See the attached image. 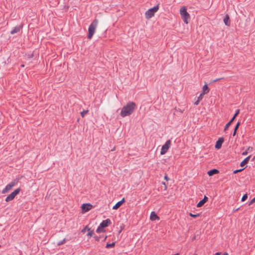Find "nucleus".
Masks as SVG:
<instances>
[{
    "mask_svg": "<svg viewBox=\"0 0 255 255\" xmlns=\"http://www.w3.org/2000/svg\"><path fill=\"white\" fill-rule=\"evenodd\" d=\"M90 230V228L86 226L84 229L81 230L82 233H85L86 231H88Z\"/></svg>",
    "mask_w": 255,
    "mask_h": 255,
    "instance_id": "25",
    "label": "nucleus"
},
{
    "mask_svg": "<svg viewBox=\"0 0 255 255\" xmlns=\"http://www.w3.org/2000/svg\"><path fill=\"white\" fill-rule=\"evenodd\" d=\"M159 9V4L153 7L148 9L145 13V18L150 19L154 16L155 13Z\"/></svg>",
    "mask_w": 255,
    "mask_h": 255,
    "instance_id": "3",
    "label": "nucleus"
},
{
    "mask_svg": "<svg viewBox=\"0 0 255 255\" xmlns=\"http://www.w3.org/2000/svg\"><path fill=\"white\" fill-rule=\"evenodd\" d=\"M115 245V243H113L111 244L108 243L106 245V248H109L113 247H114Z\"/></svg>",
    "mask_w": 255,
    "mask_h": 255,
    "instance_id": "23",
    "label": "nucleus"
},
{
    "mask_svg": "<svg viewBox=\"0 0 255 255\" xmlns=\"http://www.w3.org/2000/svg\"><path fill=\"white\" fill-rule=\"evenodd\" d=\"M189 215H190V216H191L192 217H193V218H196V217H197L199 216V214H192L191 213H189Z\"/></svg>",
    "mask_w": 255,
    "mask_h": 255,
    "instance_id": "27",
    "label": "nucleus"
},
{
    "mask_svg": "<svg viewBox=\"0 0 255 255\" xmlns=\"http://www.w3.org/2000/svg\"><path fill=\"white\" fill-rule=\"evenodd\" d=\"M240 110L239 109H238L236 111V113L235 114V115H234L233 117L230 120V121L225 125V128H224V130H226L229 127V126L231 125V124L233 123V122L234 121V120L235 119L236 117L239 115V114L240 113Z\"/></svg>",
    "mask_w": 255,
    "mask_h": 255,
    "instance_id": "8",
    "label": "nucleus"
},
{
    "mask_svg": "<svg viewBox=\"0 0 255 255\" xmlns=\"http://www.w3.org/2000/svg\"><path fill=\"white\" fill-rule=\"evenodd\" d=\"M247 198H248V194H245L242 198L241 201H242V202L245 201L247 199Z\"/></svg>",
    "mask_w": 255,
    "mask_h": 255,
    "instance_id": "24",
    "label": "nucleus"
},
{
    "mask_svg": "<svg viewBox=\"0 0 255 255\" xmlns=\"http://www.w3.org/2000/svg\"><path fill=\"white\" fill-rule=\"evenodd\" d=\"M219 173V170L216 169H213L210 170H209L208 172V174L209 176H211L214 174H217Z\"/></svg>",
    "mask_w": 255,
    "mask_h": 255,
    "instance_id": "17",
    "label": "nucleus"
},
{
    "mask_svg": "<svg viewBox=\"0 0 255 255\" xmlns=\"http://www.w3.org/2000/svg\"><path fill=\"white\" fill-rule=\"evenodd\" d=\"M248 152H248V151L246 150V151H244V152L242 153V154L243 155H247V154H248Z\"/></svg>",
    "mask_w": 255,
    "mask_h": 255,
    "instance_id": "33",
    "label": "nucleus"
},
{
    "mask_svg": "<svg viewBox=\"0 0 255 255\" xmlns=\"http://www.w3.org/2000/svg\"><path fill=\"white\" fill-rule=\"evenodd\" d=\"M93 234H94V231L91 230V229H90V230L88 231V233L87 235V236H88L90 238L93 236Z\"/></svg>",
    "mask_w": 255,
    "mask_h": 255,
    "instance_id": "21",
    "label": "nucleus"
},
{
    "mask_svg": "<svg viewBox=\"0 0 255 255\" xmlns=\"http://www.w3.org/2000/svg\"><path fill=\"white\" fill-rule=\"evenodd\" d=\"M20 191V189L19 188H17L6 197V198L5 199V201L6 202H9L15 198V197L19 193Z\"/></svg>",
    "mask_w": 255,
    "mask_h": 255,
    "instance_id": "5",
    "label": "nucleus"
},
{
    "mask_svg": "<svg viewBox=\"0 0 255 255\" xmlns=\"http://www.w3.org/2000/svg\"><path fill=\"white\" fill-rule=\"evenodd\" d=\"M223 142L224 138L223 137L219 138L216 142L215 148L218 149H220L221 147Z\"/></svg>",
    "mask_w": 255,
    "mask_h": 255,
    "instance_id": "12",
    "label": "nucleus"
},
{
    "mask_svg": "<svg viewBox=\"0 0 255 255\" xmlns=\"http://www.w3.org/2000/svg\"><path fill=\"white\" fill-rule=\"evenodd\" d=\"M209 91L207 84H205L203 86L202 92L203 94H207Z\"/></svg>",
    "mask_w": 255,
    "mask_h": 255,
    "instance_id": "18",
    "label": "nucleus"
},
{
    "mask_svg": "<svg viewBox=\"0 0 255 255\" xmlns=\"http://www.w3.org/2000/svg\"><path fill=\"white\" fill-rule=\"evenodd\" d=\"M106 238H107V237H104V241L106 239Z\"/></svg>",
    "mask_w": 255,
    "mask_h": 255,
    "instance_id": "43",
    "label": "nucleus"
},
{
    "mask_svg": "<svg viewBox=\"0 0 255 255\" xmlns=\"http://www.w3.org/2000/svg\"><path fill=\"white\" fill-rule=\"evenodd\" d=\"M121 205L122 204H121L120 202L119 201L113 207V209H118Z\"/></svg>",
    "mask_w": 255,
    "mask_h": 255,
    "instance_id": "19",
    "label": "nucleus"
},
{
    "mask_svg": "<svg viewBox=\"0 0 255 255\" xmlns=\"http://www.w3.org/2000/svg\"><path fill=\"white\" fill-rule=\"evenodd\" d=\"M17 183V180H14L10 182L9 184L6 185L5 188L3 189L1 191L2 194L6 193L8 191L10 190L11 188L14 187L15 184Z\"/></svg>",
    "mask_w": 255,
    "mask_h": 255,
    "instance_id": "6",
    "label": "nucleus"
},
{
    "mask_svg": "<svg viewBox=\"0 0 255 255\" xmlns=\"http://www.w3.org/2000/svg\"><path fill=\"white\" fill-rule=\"evenodd\" d=\"M223 78H218V79H216L215 80H213V82H216L217 81H218L219 80H220L221 79H222Z\"/></svg>",
    "mask_w": 255,
    "mask_h": 255,
    "instance_id": "38",
    "label": "nucleus"
},
{
    "mask_svg": "<svg viewBox=\"0 0 255 255\" xmlns=\"http://www.w3.org/2000/svg\"><path fill=\"white\" fill-rule=\"evenodd\" d=\"M208 198L205 196L204 198L200 201L197 205V207H200L203 205V204L207 202Z\"/></svg>",
    "mask_w": 255,
    "mask_h": 255,
    "instance_id": "14",
    "label": "nucleus"
},
{
    "mask_svg": "<svg viewBox=\"0 0 255 255\" xmlns=\"http://www.w3.org/2000/svg\"><path fill=\"white\" fill-rule=\"evenodd\" d=\"M150 219L151 221H155L156 220H159V217L155 213V212H151L150 216Z\"/></svg>",
    "mask_w": 255,
    "mask_h": 255,
    "instance_id": "13",
    "label": "nucleus"
},
{
    "mask_svg": "<svg viewBox=\"0 0 255 255\" xmlns=\"http://www.w3.org/2000/svg\"><path fill=\"white\" fill-rule=\"evenodd\" d=\"M164 178L166 181H168L169 180V178L168 177L167 175L166 174L165 175Z\"/></svg>",
    "mask_w": 255,
    "mask_h": 255,
    "instance_id": "34",
    "label": "nucleus"
},
{
    "mask_svg": "<svg viewBox=\"0 0 255 255\" xmlns=\"http://www.w3.org/2000/svg\"><path fill=\"white\" fill-rule=\"evenodd\" d=\"M205 94H203L202 93H201L200 95L198 96V98H197V100H199V101H201L203 99V96Z\"/></svg>",
    "mask_w": 255,
    "mask_h": 255,
    "instance_id": "26",
    "label": "nucleus"
},
{
    "mask_svg": "<svg viewBox=\"0 0 255 255\" xmlns=\"http://www.w3.org/2000/svg\"><path fill=\"white\" fill-rule=\"evenodd\" d=\"M88 112V110L86 111H83V112H81V115L82 117H84L86 113H87Z\"/></svg>",
    "mask_w": 255,
    "mask_h": 255,
    "instance_id": "30",
    "label": "nucleus"
},
{
    "mask_svg": "<svg viewBox=\"0 0 255 255\" xmlns=\"http://www.w3.org/2000/svg\"><path fill=\"white\" fill-rule=\"evenodd\" d=\"M103 237H102V236H99V237H98V236H94V238L95 239V240H96L97 241L99 242V241H100V239H101L102 238H103Z\"/></svg>",
    "mask_w": 255,
    "mask_h": 255,
    "instance_id": "29",
    "label": "nucleus"
},
{
    "mask_svg": "<svg viewBox=\"0 0 255 255\" xmlns=\"http://www.w3.org/2000/svg\"><path fill=\"white\" fill-rule=\"evenodd\" d=\"M171 144V141L170 140H167L165 144L162 145L161 151H160V154L161 155H164L165 154L167 151H168L170 146Z\"/></svg>",
    "mask_w": 255,
    "mask_h": 255,
    "instance_id": "7",
    "label": "nucleus"
},
{
    "mask_svg": "<svg viewBox=\"0 0 255 255\" xmlns=\"http://www.w3.org/2000/svg\"><path fill=\"white\" fill-rule=\"evenodd\" d=\"M136 108V105L133 102H129L122 109L120 115L124 118L131 115Z\"/></svg>",
    "mask_w": 255,
    "mask_h": 255,
    "instance_id": "1",
    "label": "nucleus"
},
{
    "mask_svg": "<svg viewBox=\"0 0 255 255\" xmlns=\"http://www.w3.org/2000/svg\"><path fill=\"white\" fill-rule=\"evenodd\" d=\"M237 130H236V129H234V131L233 133V136H235L236 134Z\"/></svg>",
    "mask_w": 255,
    "mask_h": 255,
    "instance_id": "39",
    "label": "nucleus"
},
{
    "mask_svg": "<svg viewBox=\"0 0 255 255\" xmlns=\"http://www.w3.org/2000/svg\"><path fill=\"white\" fill-rule=\"evenodd\" d=\"M251 155H249L248 157H247L246 158H245L240 163V166H242V167L245 166L249 162V161L251 158Z\"/></svg>",
    "mask_w": 255,
    "mask_h": 255,
    "instance_id": "16",
    "label": "nucleus"
},
{
    "mask_svg": "<svg viewBox=\"0 0 255 255\" xmlns=\"http://www.w3.org/2000/svg\"><path fill=\"white\" fill-rule=\"evenodd\" d=\"M240 125V122H238L237 123L236 126H235V128H234V129H236V130H238V128H239V127Z\"/></svg>",
    "mask_w": 255,
    "mask_h": 255,
    "instance_id": "31",
    "label": "nucleus"
},
{
    "mask_svg": "<svg viewBox=\"0 0 255 255\" xmlns=\"http://www.w3.org/2000/svg\"><path fill=\"white\" fill-rule=\"evenodd\" d=\"M119 202H120L121 204L122 205L125 202V199L124 198H123L121 201H120Z\"/></svg>",
    "mask_w": 255,
    "mask_h": 255,
    "instance_id": "35",
    "label": "nucleus"
},
{
    "mask_svg": "<svg viewBox=\"0 0 255 255\" xmlns=\"http://www.w3.org/2000/svg\"><path fill=\"white\" fill-rule=\"evenodd\" d=\"M92 207V205L89 203L83 204L81 206L82 211L84 212L89 211Z\"/></svg>",
    "mask_w": 255,
    "mask_h": 255,
    "instance_id": "10",
    "label": "nucleus"
},
{
    "mask_svg": "<svg viewBox=\"0 0 255 255\" xmlns=\"http://www.w3.org/2000/svg\"><path fill=\"white\" fill-rule=\"evenodd\" d=\"M162 184L164 185L165 186V187H166V185L165 182H163Z\"/></svg>",
    "mask_w": 255,
    "mask_h": 255,
    "instance_id": "41",
    "label": "nucleus"
},
{
    "mask_svg": "<svg viewBox=\"0 0 255 255\" xmlns=\"http://www.w3.org/2000/svg\"><path fill=\"white\" fill-rule=\"evenodd\" d=\"M252 149H253V147H249L248 148V149H247V150H248V152H249V151H252Z\"/></svg>",
    "mask_w": 255,
    "mask_h": 255,
    "instance_id": "37",
    "label": "nucleus"
},
{
    "mask_svg": "<svg viewBox=\"0 0 255 255\" xmlns=\"http://www.w3.org/2000/svg\"><path fill=\"white\" fill-rule=\"evenodd\" d=\"M197 255L195 254V255Z\"/></svg>",
    "mask_w": 255,
    "mask_h": 255,
    "instance_id": "44",
    "label": "nucleus"
},
{
    "mask_svg": "<svg viewBox=\"0 0 255 255\" xmlns=\"http://www.w3.org/2000/svg\"><path fill=\"white\" fill-rule=\"evenodd\" d=\"M102 228H103L100 227V225H99L96 230V232L98 233H100L101 232H103V230L102 229Z\"/></svg>",
    "mask_w": 255,
    "mask_h": 255,
    "instance_id": "22",
    "label": "nucleus"
},
{
    "mask_svg": "<svg viewBox=\"0 0 255 255\" xmlns=\"http://www.w3.org/2000/svg\"><path fill=\"white\" fill-rule=\"evenodd\" d=\"M244 169V168H241V169H240L235 170L233 171V173L234 174H236V173H238L239 172L242 171Z\"/></svg>",
    "mask_w": 255,
    "mask_h": 255,
    "instance_id": "28",
    "label": "nucleus"
},
{
    "mask_svg": "<svg viewBox=\"0 0 255 255\" xmlns=\"http://www.w3.org/2000/svg\"><path fill=\"white\" fill-rule=\"evenodd\" d=\"M200 101H199V100H197L195 102L194 105H198L199 104Z\"/></svg>",
    "mask_w": 255,
    "mask_h": 255,
    "instance_id": "36",
    "label": "nucleus"
},
{
    "mask_svg": "<svg viewBox=\"0 0 255 255\" xmlns=\"http://www.w3.org/2000/svg\"><path fill=\"white\" fill-rule=\"evenodd\" d=\"M255 202V197L250 201L249 205H251Z\"/></svg>",
    "mask_w": 255,
    "mask_h": 255,
    "instance_id": "32",
    "label": "nucleus"
},
{
    "mask_svg": "<svg viewBox=\"0 0 255 255\" xmlns=\"http://www.w3.org/2000/svg\"><path fill=\"white\" fill-rule=\"evenodd\" d=\"M180 13L184 22L187 24L188 23L187 20L190 18V15L187 11L186 7H182L180 8Z\"/></svg>",
    "mask_w": 255,
    "mask_h": 255,
    "instance_id": "4",
    "label": "nucleus"
},
{
    "mask_svg": "<svg viewBox=\"0 0 255 255\" xmlns=\"http://www.w3.org/2000/svg\"><path fill=\"white\" fill-rule=\"evenodd\" d=\"M111 224V221L110 219H107L106 220H103L100 224V227L105 228L108 227L109 225Z\"/></svg>",
    "mask_w": 255,
    "mask_h": 255,
    "instance_id": "11",
    "label": "nucleus"
},
{
    "mask_svg": "<svg viewBox=\"0 0 255 255\" xmlns=\"http://www.w3.org/2000/svg\"><path fill=\"white\" fill-rule=\"evenodd\" d=\"M221 254V253H219V252H218V253H216L215 255H220Z\"/></svg>",
    "mask_w": 255,
    "mask_h": 255,
    "instance_id": "40",
    "label": "nucleus"
},
{
    "mask_svg": "<svg viewBox=\"0 0 255 255\" xmlns=\"http://www.w3.org/2000/svg\"><path fill=\"white\" fill-rule=\"evenodd\" d=\"M23 26V24H21V25H17V26L14 27L12 28V29L11 30L10 34H14L16 33H18L22 29Z\"/></svg>",
    "mask_w": 255,
    "mask_h": 255,
    "instance_id": "9",
    "label": "nucleus"
},
{
    "mask_svg": "<svg viewBox=\"0 0 255 255\" xmlns=\"http://www.w3.org/2000/svg\"><path fill=\"white\" fill-rule=\"evenodd\" d=\"M98 23V20L97 19H95L89 25L88 28V39H91L94 34Z\"/></svg>",
    "mask_w": 255,
    "mask_h": 255,
    "instance_id": "2",
    "label": "nucleus"
},
{
    "mask_svg": "<svg viewBox=\"0 0 255 255\" xmlns=\"http://www.w3.org/2000/svg\"><path fill=\"white\" fill-rule=\"evenodd\" d=\"M66 241V239H64L63 240L58 242L57 243V246H60L63 245L65 243Z\"/></svg>",
    "mask_w": 255,
    "mask_h": 255,
    "instance_id": "20",
    "label": "nucleus"
},
{
    "mask_svg": "<svg viewBox=\"0 0 255 255\" xmlns=\"http://www.w3.org/2000/svg\"><path fill=\"white\" fill-rule=\"evenodd\" d=\"M224 22L227 26H229L230 25V20L228 14H226L224 18Z\"/></svg>",
    "mask_w": 255,
    "mask_h": 255,
    "instance_id": "15",
    "label": "nucleus"
},
{
    "mask_svg": "<svg viewBox=\"0 0 255 255\" xmlns=\"http://www.w3.org/2000/svg\"><path fill=\"white\" fill-rule=\"evenodd\" d=\"M223 255H228L227 253H224Z\"/></svg>",
    "mask_w": 255,
    "mask_h": 255,
    "instance_id": "42",
    "label": "nucleus"
}]
</instances>
